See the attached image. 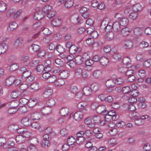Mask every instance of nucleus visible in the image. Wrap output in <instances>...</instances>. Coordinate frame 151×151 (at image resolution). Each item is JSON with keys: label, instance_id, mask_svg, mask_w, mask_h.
Instances as JSON below:
<instances>
[{"label": "nucleus", "instance_id": "f257e3e1", "mask_svg": "<svg viewBox=\"0 0 151 151\" xmlns=\"http://www.w3.org/2000/svg\"><path fill=\"white\" fill-rule=\"evenodd\" d=\"M139 92L137 91H133L129 93L131 96L128 99L129 102L130 103H133L137 101L136 98L139 95Z\"/></svg>", "mask_w": 151, "mask_h": 151}, {"label": "nucleus", "instance_id": "f03ea898", "mask_svg": "<svg viewBox=\"0 0 151 151\" xmlns=\"http://www.w3.org/2000/svg\"><path fill=\"white\" fill-rule=\"evenodd\" d=\"M100 27L102 29H104L106 32H112L113 26L108 24V22L105 20L103 21L101 23Z\"/></svg>", "mask_w": 151, "mask_h": 151}, {"label": "nucleus", "instance_id": "7ed1b4c3", "mask_svg": "<svg viewBox=\"0 0 151 151\" xmlns=\"http://www.w3.org/2000/svg\"><path fill=\"white\" fill-rule=\"evenodd\" d=\"M76 141V139L74 138L71 136L68 138L67 140L68 145L67 144H64L62 147V149L63 151H65L68 149V147L70 145H73L74 143Z\"/></svg>", "mask_w": 151, "mask_h": 151}, {"label": "nucleus", "instance_id": "20e7f679", "mask_svg": "<svg viewBox=\"0 0 151 151\" xmlns=\"http://www.w3.org/2000/svg\"><path fill=\"white\" fill-rule=\"evenodd\" d=\"M43 140L41 142V145L43 147H45L46 146L49 147L50 145V143L49 142L50 139L49 135L47 134H45L43 136Z\"/></svg>", "mask_w": 151, "mask_h": 151}, {"label": "nucleus", "instance_id": "39448f33", "mask_svg": "<svg viewBox=\"0 0 151 151\" xmlns=\"http://www.w3.org/2000/svg\"><path fill=\"white\" fill-rule=\"evenodd\" d=\"M106 107L104 105H101L98 106L96 111L98 114L103 115H107L108 112L106 110Z\"/></svg>", "mask_w": 151, "mask_h": 151}, {"label": "nucleus", "instance_id": "423d86ee", "mask_svg": "<svg viewBox=\"0 0 151 151\" xmlns=\"http://www.w3.org/2000/svg\"><path fill=\"white\" fill-rule=\"evenodd\" d=\"M52 93V90L50 88H48L45 89L42 94V96L44 98H47L51 95Z\"/></svg>", "mask_w": 151, "mask_h": 151}, {"label": "nucleus", "instance_id": "0eeeda50", "mask_svg": "<svg viewBox=\"0 0 151 151\" xmlns=\"http://www.w3.org/2000/svg\"><path fill=\"white\" fill-rule=\"evenodd\" d=\"M120 24L118 22H116L113 24V29L114 30L115 34L117 35L120 30Z\"/></svg>", "mask_w": 151, "mask_h": 151}, {"label": "nucleus", "instance_id": "6e6552de", "mask_svg": "<svg viewBox=\"0 0 151 151\" xmlns=\"http://www.w3.org/2000/svg\"><path fill=\"white\" fill-rule=\"evenodd\" d=\"M83 94L86 96L91 95L93 92L92 88L86 86L83 89Z\"/></svg>", "mask_w": 151, "mask_h": 151}, {"label": "nucleus", "instance_id": "1a4fd4ad", "mask_svg": "<svg viewBox=\"0 0 151 151\" xmlns=\"http://www.w3.org/2000/svg\"><path fill=\"white\" fill-rule=\"evenodd\" d=\"M70 57V55L68 56L67 57V59L68 60L67 62V64L69 66L70 68H74L76 66V63L73 60V58L71 59H69V57Z\"/></svg>", "mask_w": 151, "mask_h": 151}, {"label": "nucleus", "instance_id": "9d476101", "mask_svg": "<svg viewBox=\"0 0 151 151\" xmlns=\"http://www.w3.org/2000/svg\"><path fill=\"white\" fill-rule=\"evenodd\" d=\"M44 15V14H43L42 11H38L35 13L34 18L35 20H40L43 18Z\"/></svg>", "mask_w": 151, "mask_h": 151}, {"label": "nucleus", "instance_id": "9b49d317", "mask_svg": "<svg viewBox=\"0 0 151 151\" xmlns=\"http://www.w3.org/2000/svg\"><path fill=\"white\" fill-rule=\"evenodd\" d=\"M83 112L78 111L76 112L74 115V118L76 121H79L83 118Z\"/></svg>", "mask_w": 151, "mask_h": 151}, {"label": "nucleus", "instance_id": "f8f14e48", "mask_svg": "<svg viewBox=\"0 0 151 151\" xmlns=\"http://www.w3.org/2000/svg\"><path fill=\"white\" fill-rule=\"evenodd\" d=\"M21 123L26 127H29L31 124V119L27 118H24L22 119L21 121Z\"/></svg>", "mask_w": 151, "mask_h": 151}, {"label": "nucleus", "instance_id": "ddd939ff", "mask_svg": "<svg viewBox=\"0 0 151 151\" xmlns=\"http://www.w3.org/2000/svg\"><path fill=\"white\" fill-rule=\"evenodd\" d=\"M30 117L32 120H39L41 118V115L39 112L36 111L31 114Z\"/></svg>", "mask_w": 151, "mask_h": 151}, {"label": "nucleus", "instance_id": "4468645a", "mask_svg": "<svg viewBox=\"0 0 151 151\" xmlns=\"http://www.w3.org/2000/svg\"><path fill=\"white\" fill-rule=\"evenodd\" d=\"M59 75L62 79L67 78L69 76V71L67 70H63L60 73Z\"/></svg>", "mask_w": 151, "mask_h": 151}, {"label": "nucleus", "instance_id": "2eb2a0df", "mask_svg": "<svg viewBox=\"0 0 151 151\" xmlns=\"http://www.w3.org/2000/svg\"><path fill=\"white\" fill-rule=\"evenodd\" d=\"M130 32V29L129 28L125 27L122 29L121 31V33L122 36L126 37L129 35Z\"/></svg>", "mask_w": 151, "mask_h": 151}, {"label": "nucleus", "instance_id": "dca6fc26", "mask_svg": "<svg viewBox=\"0 0 151 151\" xmlns=\"http://www.w3.org/2000/svg\"><path fill=\"white\" fill-rule=\"evenodd\" d=\"M86 106V103L84 102H80L77 105V107L80 109H82L83 113L85 114L87 112V110L85 107Z\"/></svg>", "mask_w": 151, "mask_h": 151}, {"label": "nucleus", "instance_id": "f3484780", "mask_svg": "<svg viewBox=\"0 0 151 151\" xmlns=\"http://www.w3.org/2000/svg\"><path fill=\"white\" fill-rule=\"evenodd\" d=\"M133 45V42L130 40H127L125 41L124 47L126 49H129L131 48Z\"/></svg>", "mask_w": 151, "mask_h": 151}, {"label": "nucleus", "instance_id": "a211bd4d", "mask_svg": "<svg viewBox=\"0 0 151 151\" xmlns=\"http://www.w3.org/2000/svg\"><path fill=\"white\" fill-rule=\"evenodd\" d=\"M80 51L79 48L75 45H73L71 46V48H70L69 50V52L71 54H75L77 52H79Z\"/></svg>", "mask_w": 151, "mask_h": 151}, {"label": "nucleus", "instance_id": "6ab92c4d", "mask_svg": "<svg viewBox=\"0 0 151 151\" xmlns=\"http://www.w3.org/2000/svg\"><path fill=\"white\" fill-rule=\"evenodd\" d=\"M51 110L50 107H45L41 110V112L42 114L44 115H47L51 113Z\"/></svg>", "mask_w": 151, "mask_h": 151}, {"label": "nucleus", "instance_id": "aec40b11", "mask_svg": "<svg viewBox=\"0 0 151 151\" xmlns=\"http://www.w3.org/2000/svg\"><path fill=\"white\" fill-rule=\"evenodd\" d=\"M14 80L15 78L14 76H10L6 80V85L7 86H10L14 83Z\"/></svg>", "mask_w": 151, "mask_h": 151}, {"label": "nucleus", "instance_id": "412c9836", "mask_svg": "<svg viewBox=\"0 0 151 151\" xmlns=\"http://www.w3.org/2000/svg\"><path fill=\"white\" fill-rule=\"evenodd\" d=\"M109 62V60L106 57H101L100 59V63L101 64L104 66L106 65Z\"/></svg>", "mask_w": 151, "mask_h": 151}, {"label": "nucleus", "instance_id": "4be33fe9", "mask_svg": "<svg viewBox=\"0 0 151 151\" xmlns=\"http://www.w3.org/2000/svg\"><path fill=\"white\" fill-rule=\"evenodd\" d=\"M116 83L112 79L108 80L105 83L106 86L107 87L112 88L115 86Z\"/></svg>", "mask_w": 151, "mask_h": 151}, {"label": "nucleus", "instance_id": "5701e85b", "mask_svg": "<svg viewBox=\"0 0 151 151\" xmlns=\"http://www.w3.org/2000/svg\"><path fill=\"white\" fill-rule=\"evenodd\" d=\"M134 35L137 36H140L142 34L143 31L142 29L140 27H136L133 30Z\"/></svg>", "mask_w": 151, "mask_h": 151}, {"label": "nucleus", "instance_id": "b1692460", "mask_svg": "<svg viewBox=\"0 0 151 151\" xmlns=\"http://www.w3.org/2000/svg\"><path fill=\"white\" fill-rule=\"evenodd\" d=\"M129 21L128 19L126 17H123L121 18L120 20L119 23L120 25L123 26H125L128 24Z\"/></svg>", "mask_w": 151, "mask_h": 151}, {"label": "nucleus", "instance_id": "393cba45", "mask_svg": "<svg viewBox=\"0 0 151 151\" xmlns=\"http://www.w3.org/2000/svg\"><path fill=\"white\" fill-rule=\"evenodd\" d=\"M76 63L78 65H81L85 62L81 56L78 55L75 58Z\"/></svg>", "mask_w": 151, "mask_h": 151}, {"label": "nucleus", "instance_id": "a878e982", "mask_svg": "<svg viewBox=\"0 0 151 151\" xmlns=\"http://www.w3.org/2000/svg\"><path fill=\"white\" fill-rule=\"evenodd\" d=\"M15 140L18 143H21L24 142L25 137L22 135H18L16 137Z\"/></svg>", "mask_w": 151, "mask_h": 151}, {"label": "nucleus", "instance_id": "bb28decb", "mask_svg": "<svg viewBox=\"0 0 151 151\" xmlns=\"http://www.w3.org/2000/svg\"><path fill=\"white\" fill-rule=\"evenodd\" d=\"M69 109L67 108H64L62 109L60 111V113L62 116H65L69 113Z\"/></svg>", "mask_w": 151, "mask_h": 151}, {"label": "nucleus", "instance_id": "cd10ccee", "mask_svg": "<svg viewBox=\"0 0 151 151\" xmlns=\"http://www.w3.org/2000/svg\"><path fill=\"white\" fill-rule=\"evenodd\" d=\"M29 59V57L28 56H24L22 58V60L24 66H28L29 64L30 61Z\"/></svg>", "mask_w": 151, "mask_h": 151}, {"label": "nucleus", "instance_id": "c85d7f7f", "mask_svg": "<svg viewBox=\"0 0 151 151\" xmlns=\"http://www.w3.org/2000/svg\"><path fill=\"white\" fill-rule=\"evenodd\" d=\"M61 22L58 19H55L51 21V24L53 26L58 27L60 25Z\"/></svg>", "mask_w": 151, "mask_h": 151}, {"label": "nucleus", "instance_id": "c756f323", "mask_svg": "<svg viewBox=\"0 0 151 151\" xmlns=\"http://www.w3.org/2000/svg\"><path fill=\"white\" fill-rule=\"evenodd\" d=\"M6 139L4 137L0 138V145L1 146H3V147L4 149H6L7 146L9 145L6 143Z\"/></svg>", "mask_w": 151, "mask_h": 151}, {"label": "nucleus", "instance_id": "7c9ffc66", "mask_svg": "<svg viewBox=\"0 0 151 151\" xmlns=\"http://www.w3.org/2000/svg\"><path fill=\"white\" fill-rule=\"evenodd\" d=\"M90 29H88L87 30V33L90 34L91 36L93 37V39L97 38L99 34L96 31H91H91L89 30Z\"/></svg>", "mask_w": 151, "mask_h": 151}, {"label": "nucleus", "instance_id": "2f4dec72", "mask_svg": "<svg viewBox=\"0 0 151 151\" xmlns=\"http://www.w3.org/2000/svg\"><path fill=\"white\" fill-rule=\"evenodd\" d=\"M73 0H67L64 4L65 7L68 8L71 7L73 5Z\"/></svg>", "mask_w": 151, "mask_h": 151}, {"label": "nucleus", "instance_id": "473e14b6", "mask_svg": "<svg viewBox=\"0 0 151 151\" xmlns=\"http://www.w3.org/2000/svg\"><path fill=\"white\" fill-rule=\"evenodd\" d=\"M17 24L15 22H11L9 25V27L8 28L9 31H11L15 29L17 27Z\"/></svg>", "mask_w": 151, "mask_h": 151}, {"label": "nucleus", "instance_id": "72a5a7b5", "mask_svg": "<svg viewBox=\"0 0 151 151\" xmlns=\"http://www.w3.org/2000/svg\"><path fill=\"white\" fill-rule=\"evenodd\" d=\"M6 8V4L3 1H0V13L3 12Z\"/></svg>", "mask_w": 151, "mask_h": 151}, {"label": "nucleus", "instance_id": "f704fd0d", "mask_svg": "<svg viewBox=\"0 0 151 151\" xmlns=\"http://www.w3.org/2000/svg\"><path fill=\"white\" fill-rule=\"evenodd\" d=\"M102 73V71L101 70H97L93 72V76L95 78H98L100 77Z\"/></svg>", "mask_w": 151, "mask_h": 151}, {"label": "nucleus", "instance_id": "c9c22d12", "mask_svg": "<svg viewBox=\"0 0 151 151\" xmlns=\"http://www.w3.org/2000/svg\"><path fill=\"white\" fill-rule=\"evenodd\" d=\"M23 42V39L21 37L19 38L15 41L14 45L16 47H19L22 44Z\"/></svg>", "mask_w": 151, "mask_h": 151}, {"label": "nucleus", "instance_id": "e433bc0d", "mask_svg": "<svg viewBox=\"0 0 151 151\" xmlns=\"http://www.w3.org/2000/svg\"><path fill=\"white\" fill-rule=\"evenodd\" d=\"M132 9L133 11L137 12L142 9V6L139 4H136L133 6Z\"/></svg>", "mask_w": 151, "mask_h": 151}, {"label": "nucleus", "instance_id": "4c0bfd02", "mask_svg": "<svg viewBox=\"0 0 151 151\" xmlns=\"http://www.w3.org/2000/svg\"><path fill=\"white\" fill-rule=\"evenodd\" d=\"M92 120L94 124H99L101 121L100 117L98 115H96L94 116L92 118Z\"/></svg>", "mask_w": 151, "mask_h": 151}, {"label": "nucleus", "instance_id": "58836bf2", "mask_svg": "<svg viewBox=\"0 0 151 151\" xmlns=\"http://www.w3.org/2000/svg\"><path fill=\"white\" fill-rule=\"evenodd\" d=\"M111 112H108V115H106V116L105 117V118H106V117L107 116H110L111 117L112 119L114 121H116L119 118V115H117L116 114L111 115Z\"/></svg>", "mask_w": 151, "mask_h": 151}, {"label": "nucleus", "instance_id": "ea45409f", "mask_svg": "<svg viewBox=\"0 0 151 151\" xmlns=\"http://www.w3.org/2000/svg\"><path fill=\"white\" fill-rule=\"evenodd\" d=\"M30 145H33L36 146L39 143L38 140L37 138L33 137L30 140Z\"/></svg>", "mask_w": 151, "mask_h": 151}, {"label": "nucleus", "instance_id": "a19ab883", "mask_svg": "<svg viewBox=\"0 0 151 151\" xmlns=\"http://www.w3.org/2000/svg\"><path fill=\"white\" fill-rule=\"evenodd\" d=\"M55 102L54 99H48L46 102V104L48 107H50L55 105Z\"/></svg>", "mask_w": 151, "mask_h": 151}, {"label": "nucleus", "instance_id": "79ce46f5", "mask_svg": "<svg viewBox=\"0 0 151 151\" xmlns=\"http://www.w3.org/2000/svg\"><path fill=\"white\" fill-rule=\"evenodd\" d=\"M138 75L140 78H145L147 76L146 71L143 70H140L138 71Z\"/></svg>", "mask_w": 151, "mask_h": 151}, {"label": "nucleus", "instance_id": "37998d69", "mask_svg": "<svg viewBox=\"0 0 151 151\" xmlns=\"http://www.w3.org/2000/svg\"><path fill=\"white\" fill-rule=\"evenodd\" d=\"M20 94V93L19 91L16 90L12 92L11 96L12 98L14 99L18 97Z\"/></svg>", "mask_w": 151, "mask_h": 151}, {"label": "nucleus", "instance_id": "c03bdc74", "mask_svg": "<svg viewBox=\"0 0 151 151\" xmlns=\"http://www.w3.org/2000/svg\"><path fill=\"white\" fill-rule=\"evenodd\" d=\"M131 61V60L128 57H124L122 60V62L124 64L126 65L130 64Z\"/></svg>", "mask_w": 151, "mask_h": 151}, {"label": "nucleus", "instance_id": "a18cd8bd", "mask_svg": "<svg viewBox=\"0 0 151 151\" xmlns=\"http://www.w3.org/2000/svg\"><path fill=\"white\" fill-rule=\"evenodd\" d=\"M65 81L63 79H59L55 82V85L57 86H61L64 84Z\"/></svg>", "mask_w": 151, "mask_h": 151}, {"label": "nucleus", "instance_id": "49530a36", "mask_svg": "<svg viewBox=\"0 0 151 151\" xmlns=\"http://www.w3.org/2000/svg\"><path fill=\"white\" fill-rule=\"evenodd\" d=\"M52 9V7L51 6L49 5H47L45 6L42 8V12H43V14H45V13L49 12V11L51 10Z\"/></svg>", "mask_w": 151, "mask_h": 151}, {"label": "nucleus", "instance_id": "de8ad7c7", "mask_svg": "<svg viewBox=\"0 0 151 151\" xmlns=\"http://www.w3.org/2000/svg\"><path fill=\"white\" fill-rule=\"evenodd\" d=\"M40 22H38L37 23H35L33 25V27L35 30H38L40 31L42 29L41 26L40 25Z\"/></svg>", "mask_w": 151, "mask_h": 151}, {"label": "nucleus", "instance_id": "09e8293b", "mask_svg": "<svg viewBox=\"0 0 151 151\" xmlns=\"http://www.w3.org/2000/svg\"><path fill=\"white\" fill-rule=\"evenodd\" d=\"M31 88L33 90H37L40 88L39 84L37 83H34L30 85Z\"/></svg>", "mask_w": 151, "mask_h": 151}, {"label": "nucleus", "instance_id": "8fccbe9b", "mask_svg": "<svg viewBox=\"0 0 151 151\" xmlns=\"http://www.w3.org/2000/svg\"><path fill=\"white\" fill-rule=\"evenodd\" d=\"M130 88L129 86H125L123 87L122 89V92L125 94L129 93L130 92Z\"/></svg>", "mask_w": 151, "mask_h": 151}, {"label": "nucleus", "instance_id": "3c124183", "mask_svg": "<svg viewBox=\"0 0 151 151\" xmlns=\"http://www.w3.org/2000/svg\"><path fill=\"white\" fill-rule=\"evenodd\" d=\"M106 33V38L108 40H111L114 38V34L112 32H109Z\"/></svg>", "mask_w": 151, "mask_h": 151}, {"label": "nucleus", "instance_id": "603ef678", "mask_svg": "<svg viewBox=\"0 0 151 151\" xmlns=\"http://www.w3.org/2000/svg\"><path fill=\"white\" fill-rule=\"evenodd\" d=\"M138 16V13L137 12H134L131 13L129 16V17L131 19L134 20L137 18Z\"/></svg>", "mask_w": 151, "mask_h": 151}, {"label": "nucleus", "instance_id": "864d4df0", "mask_svg": "<svg viewBox=\"0 0 151 151\" xmlns=\"http://www.w3.org/2000/svg\"><path fill=\"white\" fill-rule=\"evenodd\" d=\"M37 102V101L36 99H31V100L29 101V105L30 107H33L36 104Z\"/></svg>", "mask_w": 151, "mask_h": 151}, {"label": "nucleus", "instance_id": "5fc2aeb1", "mask_svg": "<svg viewBox=\"0 0 151 151\" xmlns=\"http://www.w3.org/2000/svg\"><path fill=\"white\" fill-rule=\"evenodd\" d=\"M9 129L11 130L14 131L17 130L19 126L16 124H13L9 125L8 127Z\"/></svg>", "mask_w": 151, "mask_h": 151}, {"label": "nucleus", "instance_id": "6e6d98bb", "mask_svg": "<svg viewBox=\"0 0 151 151\" xmlns=\"http://www.w3.org/2000/svg\"><path fill=\"white\" fill-rule=\"evenodd\" d=\"M17 111V108H14L12 107L8 110V113L10 114H15Z\"/></svg>", "mask_w": 151, "mask_h": 151}, {"label": "nucleus", "instance_id": "4d7b16f0", "mask_svg": "<svg viewBox=\"0 0 151 151\" xmlns=\"http://www.w3.org/2000/svg\"><path fill=\"white\" fill-rule=\"evenodd\" d=\"M56 79L57 78L55 76H50L47 79V81L48 82L50 83H52L55 81Z\"/></svg>", "mask_w": 151, "mask_h": 151}, {"label": "nucleus", "instance_id": "13d9d810", "mask_svg": "<svg viewBox=\"0 0 151 151\" xmlns=\"http://www.w3.org/2000/svg\"><path fill=\"white\" fill-rule=\"evenodd\" d=\"M18 68V65L17 63H13L10 65L9 69L11 71H14L17 69Z\"/></svg>", "mask_w": 151, "mask_h": 151}, {"label": "nucleus", "instance_id": "bf43d9fd", "mask_svg": "<svg viewBox=\"0 0 151 151\" xmlns=\"http://www.w3.org/2000/svg\"><path fill=\"white\" fill-rule=\"evenodd\" d=\"M56 50L60 53L64 51V48L60 45H58L56 47Z\"/></svg>", "mask_w": 151, "mask_h": 151}, {"label": "nucleus", "instance_id": "052dcab7", "mask_svg": "<svg viewBox=\"0 0 151 151\" xmlns=\"http://www.w3.org/2000/svg\"><path fill=\"white\" fill-rule=\"evenodd\" d=\"M55 14V12L54 10L49 11L47 14V16L49 18L53 17Z\"/></svg>", "mask_w": 151, "mask_h": 151}, {"label": "nucleus", "instance_id": "680f3d73", "mask_svg": "<svg viewBox=\"0 0 151 151\" xmlns=\"http://www.w3.org/2000/svg\"><path fill=\"white\" fill-rule=\"evenodd\" d=\"M31 74V72L30 71L27 70L25 71V72L23 73L22 75V77L23 78H27Z\"/></svg>", "mask_w": 151, "mask_h": 151}, {"label": "nucleus", "instance_id": "e2e57ef3", "mask_svg": "<svg viewBox=\"0 0 151 151\" xmlns=\"http://www.w3.org/2000/svg\"><path fill=\"white\" fill-rule=\"evenodd\" d=\"M29 102V100L25 98H22L19 101V103L22 105H25L28 103Z\"/></svg>", "mask_w": 151, "mask_h": 151}, {"label": "nucleus", "instance_id": "0e129e2a", "mask_svg": "<svg viewBox=\"0 0 151 151\" xmlns=\"http://www.w3.org/2000/svg\"><path fill=\"white\" fill-rule=\"evenodd\" d=\"M32 50L35 52H37L40 49V47L38 45L33 44L31 45Z\"/></svg>", "mask_w": 151, "mask_h": 151}, {"label": "nucleus", "instance_id": "69168bd1", "mask_svg": "<svg viewBox=\"0 0 151 151\" xmlns=\"http://www.w3.org/2000/svg\"><path fill=\"white\" fill-rule=\"evenodd\" d=\"M15 10L14 9H10L7 11L6 14V17H10L11 15L14 13Z\"/></svg>", "mask_w": 151, "mask_h": 151}, {"label": "nucleus", "instance_id": "338daca9", "mask_svg": "<svg viewBox=\"0 0 151 151\" xmlns=\"http://www.w3.org/2000/svg\"><path fill=\"white\" fill-rule=\"evenodd\" d=\"M30 125L32 128L35 129H38L40 126L39 124L36 122H33V123H31V124Z\"/></svg>", "mask_w": 151, "mask_h": 151}, {"label": "nucleus", "instance_id": "774afa93", "mask_svg": "<svg viewBox=\"0 0 151 151\" xmlns=\"http://www.w3.org/2000/svg\"><path fill=\"white\" fill-rule=\"evenodd\" d=\"M116 127L118 128H122L125 125L124 122L123 121L119 120L116 123Z\"/></svg>", "mask_w": 151, "mask_h": 151}]
</instances>
